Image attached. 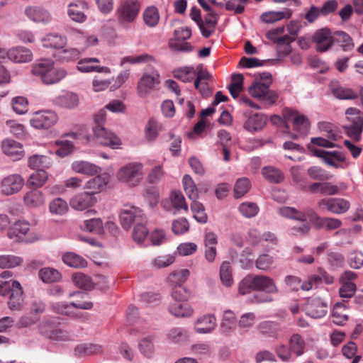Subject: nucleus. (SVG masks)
<instances>
[{"mask_svg": "<svg viewBox=\"0 0 363 363\" xmlns=\"http://www.w3.org/2000/svg\"><path fill=\"white\" fill-rule=\"evenodd\" d=\"M53 61L50 59H41L35 62L32 66V74L40 78L45 82V77H47Z\"/></svg>", "mask_w": 363, "mask_h": 363, "instance_id": "32", "label": "nucleus"}, {"mask_svg": "<svg viewBox=\"0 0 363 363\" xmlns=\"http://www.w3.org/2000/svg\"><path fill=\"white\" fill-rule=\"evenodd\" d=\"M220 279L223 285L230 286L233 283L231 266L229 262H223L220 267Z\"/></svg>", "mask_w": 363, "mask_h": 363, "instance_id": "55", "label": "nucleus"}, {"mask_svg": "<svg viewBox=\"0 0 363 363\" xmlns=\"http://www.w3.org/2000/svg\"><path fill=\"white\" fill-rule=\"evenodd\" d=\"M79 102L78 95L72 91L64 92L54 99L55 105L68 109L74 108L78 106Z\"/></svg>", "mask_w": 363, "mask_h": 363, "instance_id": "27", "label": "nucleus"}, {"mask_svg": "<svg viewBox=\"0 0 363 363\" xmlns=\"http://www.w3.org/2000/svg\"><path fill=\"white\" fill-rule=\"evenodd\" d=\"M236 322V318L234 313L230 310H225L223 312V318L220 325L221 333L228 334L230 333Z\"/></svg>", "mask_w": 363, "mask_h": 363, "instance_id": "40", "label": "nucleus"}, {"mask_svg": "<svg viewBox=\"0 0 363 363\" xmlns=\"http://www.w3.org/2000/svg\"><path fill=\"white\" fill-rule=\"evenodd\" d=\"M154 57L147 53L141 54L137 56H126L121 59L120 65L123 67L126 63L131 65L143 64L154 61Z\"/></svg>", "mask_w": 363, "mask_h": 363, "instance_id": "53", "label": "nucleus"}, {"mask_svg": "<svg viewBox=\"0 0 363 363\" xmlns=\"http://www.w3.org/2000/svg\"><path fill=\"white\" fill-rule=\"evenodd\" d=\"M93 131L97 142L100 144L110 147L112 149L121 148V140L111 131L103 126H94Z\"/></svg>", "mask_w": 363, "mask_h": 363, "instance_id": "14", "label": "nucleus"}, {"mask_svg": "<svg viewBox=\"0 0 363 363\" xmlns=\"http://www.w3.org/2000/svg\"><path fill=\"white\" fill-rule=\"evenodd\" d=\"M65 264L74 268H84L86 267V261L81 256L74 252H67L62 256Z\"/></svg>", "mask_w": 363, "mask_h": 363, "instance_id": "44", "label": "nucleus"}, {"mask_svg": "<svg viewBox=\"0 0 363 363\" xmlns=\"http://www.w3.org/2000/svg\"><path fill=\"white\" fill-rule=\"evenodd\" d=\"M292 15V11L289 9H285L279 11H267L261 16V19L266 23H272L284 18H289Z\"/></svg>", "mask_w": 363, "mask_h": 363, "instance_id": "36", "label": "nucleus"}, {"mask_svg": "<svg viewBox=\"0 0 363 363\" xmlns=\"http://www.w3.org/2000/svg\"><path fill=\"white\" fill-rule=\"evenodd\" d=\"M278 213L282 217L297 221L306 222L308 220L315 226L321 218L313 209L310 208H305L303 211H298L294 207L283 206L278 209Z\"/></svg>", "mask_w": 363, "mask_h": 363, "instance_id": "5", "label": "nucleus"}, {"mask_svg": "<svg viewBox=\"0 0 363 363\" xmlns=\"http://www.w3.org/2000/svg\"><path fill=\"white\" fill-rule=\"evenodd\" d=\"M48 179V173L44 169H38L30 175L27 179V185L40 188L45 184Z\"/></svg>", "mask_w": 363, "mask_h": 363, "instance_id": "42", "label": "nucleus"}, {"mask_svg": "<svg viewBox=\"0 0 363 363\" xmlns=\"http://www.w3.org/2000/svg\"><path fill=\"white\" fill-rule=\"evenodd\" d=\"M342 221L335 218H320L317 223L315 228L318 229L324 228L326 230H333L339 228L342 225Z\"/></svg>", "mask_w": 363, "mask_h": 363, "instance_id": "56", "label": "nucleus"}, {"mask_svg": "<svg viewBox=\"0 0 363 363\" xmlns=\"http://www.w3.org/2000/svg\"><path fill=\"white\" fill-rule=\"evenodd\" d=\"M346 306L344 303L337 302L335 304L332 311V321L338 325H342L347 320L348 316L342 313Z\"/></svg>", "mask_w": 363, "mask_h": 363, "instance_id": "45", "label": "nucleus"}, {"mask_svg": "<svg viewBox=\"0 0 363 363\" xmlns=\"http://www.w3.org/2000/svg\"><path fill=\"white\" fill-rule=\"evenodd\" d=\"M43 45L47 48H62L67 43V38L57 33H49L43 39Z\"/></svg>", "mask_w": 363, "mask_h": 363, "instance_id": "34", "label": "nucleus"}, {"mask_svg": "<svg viewBox=\"0 0 363 363\" xmlns=\"http://www.w3.org/2000/svg\"><path fill=\"white\" fill-rule=\"evenodd\" d=\"M145 24L149 28H155L160 21V13L155 6L147 7L143 13Z\"/></svg>", "mask_w": 363, "mask_h": 363, "instance_id": "35", "label": "nucleus"}, {"mask_svg": "<svg viewBox=\"0 0 363 363\" xmlns=\"http://www.w3.org/2000/svg\"><path fill=\"white\" fill-rule=\"evenodd\" d=\"M25 184L24 179L18 174L4 177L0 182V192L4 196H11L19 192Z\"/></svg>", "mask_w": 363, "mask_h": 363, "instance_id": "11", "label": "nucleus"}, {"mask_svg": "<svg viewBox=\"0 0 363 363\" xmlns=\"http://www.w3.org/2000/svg\"><path fill=\"white\" fill-rule=\"evenodd\" d=\"M30 229V225L25 220H18L9 229L8 235L10 238H16L18 241H23V236L26 235Z\"/></svg>", "mask_w": 363, "mask_h": 363, "instance_id": "33", "label": "nucleus"}, {"mask_svg": "<svg viewBox=\"0 0 363 363\" xmlns=\"http://www.w3.org/2000/svg\"><path fill=\"white\" fill-rule=\"evenodd\" d=\"M182 184L189 199L191 201L197 200L199 198V191L195 182L190 175L185 174L183 177Z\"/></svg>", "mask_w": 363, "mask_h": 363, "instance_id": "41", "label": "nucleus"}, {"mask_svg": "<svg viewBox=\"0 0 363 363\" xmlns=\"http://www.w3.org/2000/svg\"><path fill=\"white\" fill-rule=\"evenodd\" d=\"M67 202L62 198L52 200L49 205L50 212L52 214L62 216L68 211Z\"/></svg>", "mask_w": 363, "mask_h": 363, "instance_id": "59", "label": "nucleus"}, {"mask_svg": "<svg viewBox=\"0 0 363 363\" xmlns=\"http://www.w3.org/2000/svg\"><path fill=\"white\" fill-rule=\"evenodd\" d=\"M319 209L326 208L334 214H342L350 209V202L342 198L322 199L317 203Z\"/></svg>", "mask_w": 363, "mask_h": 363, "instance_id": "13", "label": "nucleus"}, {"mask_svg": "<svg viewBox=\"0 0 363 363\" xmlns=\"http://www.w3.org/2000/svg\"><path fill=\"white\" fill-rule=\"evenodd\" d=\"M13 284V290L9 296L8 305L11 310L18 311L21 308L23 303V293L21 284L18 281H15Z\"/></svg>", "mask_w": 363, "mask_h": 363, "instance_id": "26", "label": "nucleus"}, {"mask_svg": "<svg viewBox=\"0 0 363 363\" xmlns=\"http://www.w3.org/2000/svg\"><path fill=\"white\" fill-rule=\"evenodd\" d=\"M318 128L325 138L331 140H337L339 133L333 124L327 122H320L318 123Z\"/></svg>", "mask_w": 363, "mask_h": 363, "instance_id": "61", "label": "nucleus"}, {"mask_svg": "<svg viewBox=\"0 0 363 363\" xmlns=\"http://www.w3.org/2000/svg\"><path fill=\"white\" fill-rule=\"evenodd\" d=\"M261 79L264 82H255L248 89L250 94L256 99L264 101L268 105L274 104L278 99V94L276 91L269 89L272 83V75L269 73H262Z\"/></svg>", "mask_w": 363, "mask_h": 363, "instance_id": "2", "label": "nucleus"}, {"mask_svg": "<svg viewBox=\"0 0 363 363\" xmlns=\"http://www.w3.org/2000/svg\"><path fill=\"white\" fill-rule=\"evenodd\" d=\"M87 9L88 4L86 2L77 1L69 4L67 14L72 21L82 23L86 20L84 11Z\"/></svg>", "mask_w": 363, "mask_h": 363, "instance_id": "25", "label": "nucleus"}, {"mask_svg": "<svg viewBox=\"0 0 363 363\" xmlns=\"http://www.w3.org/2000/svg\"><path fill=\"white\" fill-rule=\"evenodd\" d=\"M217 326L214 314H205L197 318L194 323V330L199 334H208L213 332Z\"/></svg>", "mask_w": 363, "mask_h": 363, "instance_id": "18", "label": "nucleus"}, {"mask_svg": "<svg viewBox=\"0 0 363 363\" xmlns=\"http://www.w3.org/2000/svg\"><path fill=\"white\" fill-rule=\"evenodd\" d=\"M3 152L13 160H20L24 154L22 145L11 139H5L1 142Z\"/></svg>", "mask_w": 363, "mask_h": 363, "instance_id": "21", "label": "nucleus"}, {"mask_svg": "<svg viewBox=\"0 0 363 363\" xmlns=\"http://www.w3.org/2000/svg\"><path fill=\"white\" fill-rule=\"evenodd\" d=\"M143 164L141 162H129L121 167L116 173L118 180L130 187L137 186L143 177Z\"/></svg>", "mask_w": 363, "mask_h": 363, "instance_id": "3", "label": "nucleus"}, {"mask_svg": "<svg viewBox=\"0 0 363 363\" xmlns=\"http://www.w3.org/2000/svg\"><path fill=\"white\" fill-rule=\"evenodd\" d=\"M160 125L157 121L154 118H150L145 125V138L147 142H154L159 134Z\"/></svg>", "mask_w": 363, "mask_h": 363, "instance_id": "46", "label": "nucleus"}, {"mask_svg": "<svg viewBox=\"0 0 363 363\" xmlns=\"http://www.w3.org/2000/svg\"><path fill=\"white\" fill-rule=\"evenodd\" d=\"M109 180V174L104 173L89 180L85 184V188L91 191L90 194L94 195V194L104 190Z\"/></svg>", "mask_w": 363, "mask_h": 363, "instance_id": "28", "label": "nucleus"}, {"mask_svg": "<svg viewBox=\"0 0 363 363\" xmlns=\"http://www.w3.org/2000/svg\"><path fill=\"white\" fill-rule=\"evenodd\" d=\"M51 311L53 313L65 315L70 317H78V314L71 310L70 303L67 302H53L50 304Z\"/></svg>", "mask_w": 363, "mask_h": 363, "instance_id": "52", "label": "nucleus"}, {"mask_svg": "<svg viewBox=\"0 0 363 363\" xmlns=\"http://www.w3.org/2000/svg\"><path fill=\"white\" fill-rule=\"evenodd\" d=\"M267 117L263 113H255L250 116L245 122L244 127L250 132L262 130L267 123Z\"/></svg>", "mask_w": 363, "mask_h": 363, "instance_id": "30", "label": "nucleus"}, {"mask_svg": "<svg viewBox=\"0 0 363 363\" xmlns=\"http://www.w3.org/2000/svg\"><path fill=\"white\" fill-rule=\"evenodd\" d=\"M73 282L76 286L85 290H91L94 287V282L91 279L83 273H75L72 276Z\"/></svg>", "mask_w": 363, "mask_h": 363, "instance_id": "57", "label": "nucleus"}, {"mask_svg": "<svg viewBox=\"0 0 363 363\" xmlns=\"http://www.w3.org/2000/svg\"><path fill=\"white\" fill-rule=\"evenodd\" d=\"M67 74V71L64 68L55 67L54 62L52 64L51 69H50L47 77H45V84H57L63 79Z\"/></svg>", "mask_w": 363, "mask_h": 363, "instance_id": "39", "label": "nucleus"}, {"mask_svg": "<svg viewBox=\"0 0 363 363\" xmlns=\"http://www.w3.org/2000/svg\"><path fill=\"white\" fill-rule=\"evenodd\" d=\"M345 114L347 123L343 127L346 134L359 140L363 130V113L357 108L350 107L346 110Z\"/></svg>", "mask_w": 363, "mask_h": 363, "instance_id": "4", "label": "nucleus"}, {"mask_svg": "<svg viewBox=\"0 0 363 363\" xmlns=\"http://www.w3.org/2000/svg\"><path fill=\"white\" fill-rule=\"evenodd\" d=\"M328 303L320 298H311L307 300L306 314L313 318H320L328 313Z\"/></svg>", "mask_w": 363, "mask_h": 363, "instance_id": "16", "label": "nucleus"}, {"mask_svg": "<svg viewBox=\"0 0 363 363\" xmlns=\"http://www.w3.org/2000/svg\"><path fill=\"white\" fill-rule=\"evenodd\" d=\"M9 59L16 63H26L32 60L33 53L27 48L16 46L9 50Z\"/></svg>", "mask_w": 363, "mask_h": 363, "instance_id": "24", "label": "nucleus"}, {"mask_svg": "<svg viewBox=\"0 0 363 363\" xmlns=\"http://www.w3.org/2000/svg\"><path fill=\"white\" fill-rule=\"evenodd\" d=\"M71 168L76 173L88 176H93L101 171V168L97 165L83 160L73 162L71 164Z\"/></svg>", "mask_w": 363, "mask_h": 363, "instance_id": "29", "label": "nucleus"}, {"mask_svg": "<svg viewBox=\"0 0 363 363\" xmlns=\"http://www.w3.org/2000/svg\"><path fill=\"white\" fill-rule=\"evenodd\" d=\"M23 202L29 208H39L44 206L45 196L41 191L34 189L25 194Z\"/></svg>", "mask_w": 363, "mask_h": 363, "instance_id": "23", "label": "nucleus"}, {"mask_svg": "<svg viewBox=\"0 0 363 363\" xmlns=\"http://www.w3.org/2000/svg\"><path fill=\"white\" fill-rule=\"evenodd\" d=\"M57 121L58 116L55 111L44 110L35 112L30 119V123L35 129H48Z\"/></svg>", "mask_w": 363, "mask_h": 363, "instance_id": "8", "label": "nucleus"}, {"mask_svg": "<svg viewBox=\"0 0 363 363\" xmlns=\"http://www.w3.org/2000/svg\"><path fill=\"white\" fill-rule=\"evenodd\" d=\"M191 210L194 218L200 223H206L208 221V216L205 212L203 205L197 200H193L191 204Z\"/></svg>", "mask_w": 363, "mask_h": 363, "instance_id": "54", "label": "nucleus"}, {"mask_svg": "<svg viewBox=\"0 0 363 363\" xmlns=\"http://www.w3.org/2000/svg\"><path fill=\"white\" fill-rule=\"evenodd\" d=\"M38 330L42 335L52 341L66 342L71 340L70 333L61 326L57 318H45L39 323Z\"/></svg>", "mask_w": 363, "mask_h": 363, "instance_id": "1", "label": "nucleus"}, {"mask_svg": "<svg viewBox=\"0 0 363 363\" xmlns=\"http://www.w3.org/2000/svg\"><path fill=\"white\" fill-rule=\"evenodd\" d=\"M161 206L165 211L173 215L177 214L181 210H188L185 198L180 191H172L169 198L162 201Z\"/></svg>", "mask_w": 363, "mask_h": 363, "instance_id": "10", "label": "nucleus"}, {"mask_svg": "<svg viewBox=\"0 0 363 363\" xmlns=\"http://www.w3.org/2000/svg\"><path fill=\"white\" fill-rule=\"evenodd\" d=\"M171 296L175 302H186L190 296V292L183 285L175 284L171 290Z\"/></svg>", "mask_w": 363, "mask_h": 363, "instance_id": "50", "label": "nucleus"}, {"mask_svg": "<svg viewBox=\"0 0 363 363\" xmlns=\"http://www.w3.org/2000/svg\"><path fill=\"white\" fill-rule=\"evenodd\" d=\"M313 40L316 45V50L318 51L325 52L333 45L335 34L333 35L328 28H321L313 34Z\"/></svg>", "mask_w": 363, "mask_h": 363, "instance_id": "17", "label": "nucleus"}, {"mask_svg": "<svg viewBox=\"0 0 363 363\" xmlns=\"http://www.w3.org/2000/svg\"><path fill=\"white\" fill-rule=\"evenodd\" d=\"M39 277L45 283H51L59 281L61 278L60 273L50 267H45L40 270Z\"/></svg>", "mask_w": 363, "mask_h": 363, "instance_id": "58", "label": "nucleus"}, {"mask_svg": "<svg viewBox=\"0 0 363 363\" xmlns=\"http://www.w3.org/2000/svg\"><path fill=\"white\" fill-rule=\"evenodd\" d=\"M120 220L122 227L124 229H129L133 223L136 224L140 221H144L143 211L136 207L128 206L121 210L120 213Z\"/></svg>", "mask_w": 363, "mask_h": 363, "instance_id": "15", "label": "nucleus"}, {"mask_svg": "<svg viewBox=\"0 0 363 363\" xmlns=\"http://www.w3.org/2000/svg\"><path fill=\"white\" fill-rule=\"evenodd\" d=\"M160 82V74L157 70L152 69L150 72L144 73L138 84L137 89L139 96H147Z\"/></svg>", "mask_w": 363, "mask_h": 363, "instance_id": "12", "label": "nucleus"}, {"mask_svg": "<svg viewBox=\"0 0 363 363\" xmlns=\"http://www.w3.org/2000/svg\"><path fill=\"white\" fill-rule=\"evenodd\" d=\"M26 16L32 21L44 25L50 23L52 17L50 12L40 6H30L26 9Z\"/></svg>", "mask_w": 363, "mask_h": 363, "instance_id": "19", "label": "nucleus"}, {"mask_svg": "<svg viewBox=\"0 0 363 363\" xmlns=\"http://www.w3.org/2000/svg\"><path fill=\"white\" fill-rule=\"evenodd\" d=\"M254 291H264L267 294H277L278 289L274 280L264 275L253 276Z\"/></svg>", "mask_w": 363, "mask_h": 363, "instance_id": "22", "label": "nucleus"}, {"mask_svg": "<svg viewBox=\"0 0 363 363\" xmlns=\"http://www.w3.org/2000/svg\"><path fill=\"white\" fill-rule=\"evenodd\" d=\"M148 235V230L144 225L143 221L138 223L133 231V238L135 242L143 244Z\"/></svg>", "mask_w": 363, "mask_h": 363, "instance_id": "60", "label": "nucleus"}, {"mask_svg": "<svg viewBox=\"0 0 363 363\" xmlns=\"http://www.w3.org/2000/svg\"><path fill=\"white\" fill-rule=\"evenodd\" d=\"M289 345L292 354H294L296 357L301 356L305 352V340L298 333H294L290 337Z\"/></svg>", "mask_w": 363, "mask_h": 363, "instance_id": "37", "label": "nucleus"}, {"mask_svg": "<svg viewBox=\"0 0 363 363\" xmlns=\"http://www.w3.org/2000/svg\"><path fill=\"white\" fill-rule=\"evenodd\" d=\"M101 351V346L92 343H81L77 345L74 350L76 357H84L96 354Z\"/></svg>", "mask_w": 363, "mask_h": 363, "instance_id": "38", "label": "nucleus"}, {"mask_svg": "<svg viewBox=\"0 0 363 363\" xmlns=\"http://www.w3.org/2000/svg\"><path fill=\"white\" fill-rule=\"evenodd\" d=\"M96 202V199L92 194L82 192L75 195L70 200V206L77 211H83L92 206Z\"/></svg>", "mask_w": 363, "mask_h": 363, "instance_id": "20", "label": "nucleus"}, {"mask_svg": "<svg viewBox=\"0 0 363 363\" xmlns=\"http://www.w3.org/2000/svg\"><path fill=\"white\" fill-rule=\"evenodd\" d=\"M140 11L139 4L133 0H128L117 9V21L120 26L128 28L135 21Z\"/></svg>", "mask_w": 363, "mask_h": 363, "instance_id": "6", "label": "nucleus"}, {"mask_svg": "<svg viewBox=\"0 0 363 363\" xmlns=\"http://www.w3.org/2000/svg\"><path fill=\"white\" fill-rule=\"evenodd\" d=\"M50 159L45 155H34L28 159V166L33 169H44L50 167Z\"/></svg>", "mask_w": 363, "mask_h": 363, "instance_id": "43", "label": "nucleus"}, {"mask_svg": "<svg viewBox=\"0 0 363 363\" xmlns=\"http://www.w3.org/2000/svg\"><path fill=\"white\" fill-rule=\"evenodd\" d=\"M99 62V60L96 57H84L77 62V68L83 73L95 72L96 65Z\"/></svg>", "mask_w": 363, "mask_h": 363, "instance_id": "47", "label": "nucleus"}, {"mask_svg": "<svg viewBox=\"0 0 363 363\" xmlns=\"http://www.w3.org/2000/svg\"><path fill=\"white\" fill-rule=\"evenodd\" d=\"M84 229L90 233L102 234L104 232L103 222L100 218H91L84 222Z\"/></svg>", "mask_w": 363, "mask_h": 363, "instance_id": "64", "label": "nucleus"}, {"mask_svg": "<svg viewBox=\"0 0 363 363\" xmlns=\"http://www.w3.org/2000/svg\"><path fill=\"white\" fill-rule=\"evenodd\" d=\"M262 173L266 179L272 183L278 184L284 180V175L281 172L273 167H263Z\"/></svg>", "mask_w": 363, "mask_h": 363, "instance_id": "51", "label": "nucleus"}, {"mask_svg": "<svg viewBox=\"0 0 363 363\" xmlns=\"http://www.w3.org/2000/svg\"><path fill=\"white\" fill-rule=\"evenodd\" d=\"M168 338L174 342H179L186 340L188 337V331L180 327H174L169 330L167 333Z\"/></svg>", "mask_w": 363, "mask_h": 363, "instance_id": "62", "label": "nucleus"}, {"mask_svg": "<svg viewBox=\"0 0 363 363\" xmlns=\"http://www.w3.org/2000/svg\"><path fill=\"white\" fill-rule=\"evenodd\" d=\"M283 115L287 122H292L294 131L299 133L300 135H307L308 133L310 123L306 116L288 108L284 109Z\"/></svg>", "mask_w": 363, "mask_h": 363, "instance_id": "9", "label": "nucleus"}, {"mask_svg": "<svg viewBox=\"0 0 363 363\" xmlns=\"http://www.w3.org/2000/svg\"><path fill=\"white\" fill-rule=\"evenodd\" d=\"M243 76L241 74H233L231 83L228 89L233 99H237L242 90Z\"/></svg>", "mask_w": 363, "mask_h": 363, "instance_id": "49", "label": "nucleus"}, {"mask_svg": "<svg viewBox=\"0 0 363 363\" xmlns=\"http://www.w3.org/2000/svg\"><path fill=\"white\" fill-rule=\"evenodd\" d=\"M251 188V182L247 177H242L237 179L234 186V196L240 199L247 194Z\"/></svg>", "mask_w": 363, "mask_h": 363, "instance_id": "48", "label": "nucleus"}, {"mask_svg": "<svg viewBox=\"0 0 363 363\" xmlns=\"http://www.w3.org/2000/svg\"><path fill=\"white\" fill-rule=\"evenodd\" d=\"M308 148L313 156L320 158L325 164L336 169L342 168V164L346 160L344 152L341 151L325 150L311 145H308Z\"/></svg>", "mask_w": 363, "mask_h": 363, "instance_id": "7", "label": "nucleus"}, {"mask_svg": "<svg viewBox=\"0 0 363 363\" xmlns=\"http://www.w3.org/2000/svg\"><path fill=\"white\" fill-rule=\"evenodd\" d=\"M169 313L178 318H189L194 314L192 306L186 302H175L169 306Z\"/></svg>", "mask_w": 363, "mask_h": 363, "instance_id": "31", "label": "nucleus"}, {"mask_svg": "<svg viewBox=\"0 0 363 363\" xmlns=\"http://www.w3.org/2000/svg\"><path fill=\"white\" fill-rule=\"evenodd\" d=\"M175 78L186 83L191 82L195 76L194 69L191 67L179 68L174 71Z\"/></svg>", "mask_w": 363, "mask_h": 363, "instance_id": "63", "label": "nucleus"}]
</instances>
